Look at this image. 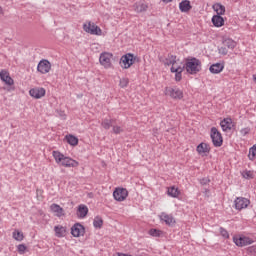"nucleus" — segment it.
Listing matches in <instances>:
<instances>
[{
	"mask_svg": "<svg viewBox=\"0 0 256 256\" xmlns=\"http://www.w3.org/2000/svg\"><path fill=\"white\" fill-rule=\"evenodd\" d=\"M52 157L54 158L55 163H57V165H60V167H66L68 169L79 167V163L77 162V160L69 156H65L63 153L57 150H54L52 152Z\"/></svg>",
	"mask_w": 256,
	"mask_h": 256,
	"instance_id": "obj_1",
	"label": "nucleus"
},
{
	"mask_svg": "<svg viewBox=\"0 0 256 256\" xmlns=\"http://www.w3.org/2000/svg\"><path fill=\"white\" fill-rule=\"evenodd\" d=\"M184 67L190 75H197L201 71V60L197 58L187 59Z\"/></svg>",
	"mask_w": 256,
	"mask_h": 256,
	"instance_id": "obj_2",
	"label": "nucleus"
},
{
	"mask_svg": "<svg viewBox=\"0 0 256 256\" xmlns=\"http://www.w3.org/2000/svg\"><path fill=\"white\" fill-rule=\"evenodd\" d=\"M99 63L104 69H111L113 67V53L102 52L99 56Z\"/></svg>",
	"mask_w": 256,
	"mask_h": 256,
	"instance_id": "obj_3",
	"label": "nucleus"
},
{
	"mask_svg": "<svg viewBox=\"0 0 256 256\" xmlns=\"http://www.w3.org/2000/svg\"><path fill=\"white\" fill-rule=\"evenodd\" d=\"M232 239L236 247H247V245H253L254 243L253 239L242 234L234 235Z\"/></svg>",
	"mask_w": 256,
	"mask_h": 256,
	"instance_id": "obj_4",
	"label": "nucleus"
},
{
	"mask_svg": "<svg viewBox=\"0 0 256 256\" xmlns=\"http://www.w3.org/2000/svg\"><path fill=\"white\" fill-rule=\"evenodd\" d=\"M137 61V56L127 53L120 59V66L122 69H129Z\"/></svg>",
	"mask_w": 256,
	"mask_h": 256,
	"instance_id": "obj_5",
	"label": "nucleus"
},
{
	"mask_svg": "<svg viewBox=\"0 0 256 256\" xmlns=\"http://www.w3.org/2000/svg\"><path fill=\"white\" fill-rule=\"evenodd\" d=\"M83 29L86 33H89L90 35H103V31L101 28L93 22H86L83 24Z\"/></svg>",
	"mask_w": 256,
	"mask_h": 256,
	"instance_id": "obj_6",
	"label": "nucleus"
},
{
	"mask_svg": "<svg viewBox=\"0 0 256 256\" xmlns=\"http://www.w3.org/2000/svg\"><path fill=\"white\" fill-rule=\"evenodd\" d=\"M210 137L214 147H221L223 145V136L216 127L211 128Z\"/></svg>",
	"mask_w": 256,
	"mask_h": 256,
	"instance_id": "obj_7",
	"label": "nucleus"
},
{
	"mask_svg": "<svg viewBox=\"0 0 256 256\" xmlns=\"http://www.w3.org/2000/svg\"><path fill=\"white\" fill-rule=\"evenodd\" d=\"M251 201L245 197H237L234 200V207L237 211H243V209H247Z\"/></svg>",
	"mask_w": 256,
	"mask_h": 256,
	"instance_id": "obj_8",
	"label": "nucleus"
},
{
	"mask_svg": "<svg viewBox=\"0 0 256 256\" xmlns=\"http://www.w3.org/2000/svg\"><path fill=\"white\" fill-rule=\"evenodd\" d=\"M37 71L41 75H47L51 71V62L47 59H42L37 65Z\"/></svg>",
	"mask_w": 256,
	"mask_h": 256,
	"instance_id": "obj_9",
	"label": "nucleus"
},
{
	"mask_svg": "<svg viewBox=\"0 0 256 256\" xmlns=\"http://www.w3.org/2000/svg\"><path fill=\"white\" fill-rule=\"evenodd\" d=\"M164 93L172 99H183V91L179 88L166 87Z\"/></svg>",
	"mask_w": 256,
	"mask_h": 256,
	"instance_id": "obj_10",
	"label": "nucleus"
},
{
	"mask_svg": "<svg viewBox=\"0 0 256 256\" xmlns=\"http://www.w3.org/2000/svg\"><path fill=\"white\" fill-rule=\"evenodd\" d=\"M47 94V90L43 87H34L29 90V95L33 99H43L45 95Z\"/></svg>",
	"mask_w": 256,
	"mask_h": 256,
	"instance_id": "obj_11",
	"label": "nucleus"
},
{
	"mask_svg": "<svg viewBox=\"0 0 256 256\" xmlns=\"http://www.w3.org/2000/svg\"><path fill=\"white\" fill-rule=\"evenodd\" d=\"M115 201H125L129 197V191L125 188H116L113 192Z\"/></svg>",
	"mask_w": 256,
	"mask_h": 256,
	"instance_id": "obj_12",
	"label": "nucleus"
},
{
	"mask_svg": "<svg viewBox=\"0 0 256 256\" xmlns=\"http://www.w3.org/2000/svg\"><path fill=\"white\" fill-rule=\"evenodd\" d=\"M71 235L74 237H82L85 235V227L83 225L76 223L71 228Z\"/></svg>",
	"mask_w": 256,
	"mask_h": 256,
	"instance_id": "obj_13",
	"label": "nucleus"
},
{
	"mask_svg": "<svg viewBox=\"0 0 256 256\" xmlns=\"http://www.w3.org/2000/svg\"><path fill=\"white\" fill-rule=\"evenodd\" d=\"M160 221H163L166 225H175V217H173V214H167L166 212H162L159 215Z\"/></svg>",
	"mask_w": 256,
	"mask_h": 256,
	"instance_id": "obj_14",
	"label": "nucleus"
},
{
	"mask_svg": "<svg viewBox=\"0 0 256 256\" xmlns=\"http://www.w3.org/2000/svg\"><path fill=\"white\" fill-rule=\"evenodd\" d=\"M0 79L5 83L6 85H13L15 82L13 81V78H11V75H9V71L7 70H1L0 71Z\"/></svg>",
	"mask_w": 256,
	"mask_h": 256,
	"instance_id": "obj_15",
	"label": "nucleus"
},
{
	"mask_svg": "<svg viewBox=\"0 0 256 256\" xmlns=\"http://www.w3.org/2000/svg\"><path fill=\"white\" fill-rule=\"evenodd\" d=\"M220 127L222 129V131H231V129H233V120L231 118H224L221 122H220Z\"/></svg>",
	"mask_w": 256,
	"mask_h": 256,
	"instance_id": "obj_16",
	"label": "nucleus"
},
{
	"mask_svg": "<svg viewBox=\"0 0 256 256\" xmlns=\"http://www.w3.org/2000/svg\"><path fill=\"white\" fill-rule=\"evenodd\" d=\"M191 9H193V6H191V1L183 0L179 3V10L181 13H189Z\"/></svg>",
	"mask_w": 256,
	"mask_h": 256,
	"instance_id": "obj_17",
	"label": "nucleus"
},
{
	"mask_svg": "<svg viewBox=\"0 0 256 256\" xmlns=\"http://www.w3.org/2000/svg\"><path fill=\"white\" fill-rule=\"evenodd\" d=\"M196 151L199 155L204 157V155H207V153L211 151V148H209V144L202 142L197 146Z\"/></svg>",
	"mask_w": 256,
	"mask_h": 256,
	"instance_id": "obj_18",
	"label": "nucleus"
},
{
	"mask_svg": "<svg viewBox=\"0 0 256 256\" xmlns=\"http://www.w3.org/2000/svg\"><path fill=\"white\" fill-rule=\"evenodd\" d=\"M54 233H55L56 237L61 239V238L65 237V235H67V227L57 225L54 227Z\"/></svg>",
	"mask_w": 256,
	"mask_h": 256,
	"instance_id": "obj_19",
	"label": "nucleus"
},
{
	"mask_svg": "<svg viewBox=\"0 0 256 256\" xmlns=\"http://www.w3.org/2000/svg\"><path fill=\"white\" fill-rule=\"evenodd\" d=\"M50 210L56 215V217H64L65 215V210H63V208L58 204H52L50 206Z\"/></svg>",
	"mask_w": 256,
	"mask_h": 256,
	"instance_id": "obj_20",
	"label": "nucleus"
},
{
	"mask_svg": "<svg viewBox=\"0 0 256 256\" xmlns=\"http://www.w3.org/2000/svg\"><path fill=\"white\" fill-rule=\"evenodd\" d=\"M87 213H89V208L86 205H79L77 209V217L79 219H85L87 217Z\"/></svg>",
	"mask_w": 256,
	"mask_h": 256,
	"instance_id": "obj_21",
	"label": "nucleus"
},
{
	"mask_svg": "<svg viewBox=\"0 0 256 256\" xmlns=\"http://www.w3.org/2000/svg\"><path fill=\"white\" fill-rule=\"evenodd\" d=\"M214 27H223L225 25V19L221 15H214L211 19Z\"/></svg>",
	"mask_w": 256,
	"mask_h": 256,
	"instance_id": "obj_22",
	"label": "nucleus"
},
{
	"mask_svg": "<svg viewBox=\"0 0 256 256\" xmlns=\"http://www.w3.org/2000/svg\"><path fill=\"white\" fill-rule=\"evenodd\" d=\"M65 140L67 141V144L72 147H77V145H79V138L73 134L66 135Z\"/></svg>",
	"mask_w": 256,
	"mask_h": 256,
	"instance_id": "obj_23",
	"label": "nucleus"
},
{
	"mask_svg": "<svg viewBox=\"0 0 256 256\" xmlns=\"http://www.w3.org/2000/svg\"><path fill=\"white\" fill-rule=\"evenodd\" d=\"M225 69V66L221 63H215L212 64L209 68L210 73H213L214 75H218V73H221Z\"/></svg>",
	"mask_w": 256,
	"mask_h": 256,
	"instance_id": "obj_24",
	"label": "nucleus"
},
{
	"mask_svg": "<svg viewBox=\"0 0 256 256\" xmlns=\"http://www.w3.org/2000/svg\"><path fill=\"white\" fill-rule=\"evenodd\" d=\"M167 195H169V197H173L174 199H177V197L181 195V192L179 191V188L175 186H171L167 190Z\"/></svg>",
	"mask_w": 256,
	"mask_h": 256,
	"instance_id": "obj_25",
	"label": "nucleus"
},
{
	"mask_svg": "<svg viewBox=\"0 0 256 256\" xmlns=\"http://www.w3.org/2000/svg\"><path fill=\"white\" fill-rule=\"evenodd\" d=\"M212 9L216 12V15H225V7L221 3H215Z\"/></svg>",
	"mask_w": 256,
	"mask_h": 256,
	"instance_id": "obj_26",
	"label": "nucleus"
},
{
	"mask_svg": "<svg viewBox=\"0 0 256 256\" xmlns=\"http://www.w3.org/2000/svg\"><path fill=\"white\" fill-rule=\"evenodd\" d=\"M171 72L172 73H183V67H181V65H179V62H177V60H175V62L172 64Z\"/></svg>",
	"mask_w": 256,
	"mask_h": 256,
	"instance_id": "obj_27",
	"label": "nucleus"
},
{
	"mask_svg": "<svg viewBox=\"0 0 256 256\" xmlns=\"http://www.w3.org/2000/svg\"><path fill=\"white\" fill-rule=\"evenodd\" d=\"M241 175L244 179H255V172L251 170H244Z\"/></svg>",
	"mask_w": 256,
	"mask_h": 256,
	"instance_id": "obj_28",
	"label": "nucleus"
},
{
	"mask_svg": "<svg viewBox=\"0 0 256 256\" xmlns=\"http://www.w3.org/2000/svg\"><path fill=\"white\" fill-rule=\"evenodd\" d=\"M148 8L149 7L147 6V4H145V3H138V4H136L135 11L137 13H143V12L147 11Z\"/></svg>",
	"mask_w": 256,
	"mask_h": 256,
	"instance_id": "obj_29",
	"label": "nucleus"
},
{
	"mask_svg": "<svg viewBox=\"0 0 256 256\" xmlns=\"http://www.w3.org/2000/svg\"><path fill=\"white\" fill-rule=\"evenodd\" d=\"M224 46L228 49H233L234 47H237V42H235L233 39H226L224 40Z\"/></svg>",
	"mask_w": 256,
	"mask_h": 256,
	"instance_id": "obj_30",
	"label": "nucleus"
},
{
	"mask_svg": "<svg viewBox=\"0 0 256 256\" xmlns=\"http://www.w3.org/2000/svg\"><path fill=\"white\" fill-rule=\"evenodd\" d=\"M248 158L250 159V161H254L255 160V158H256V144L253 145V147H251L249 149Z\"/></svg>",
	"mask_w": 256,
	"mask_h": 256,
	"instance_id": "obj_31",
	"label": "nucleus"
},
{
	"mask_svg": "<svg viewBox=\"0 0 256 256\" xmlns=\"http://www.w3.org/2000/svg\"><path fill=\"white\" fill-rule=\"evenodd\" d=\"M23 232L19 231V230H14L13 232V239H15V241H23Z\"/></svg>",
	"mask_w": 256,
	"mask_h": 256,
	"instance_id": "obj_32",
	"label": "nucleus"
},
{
	"mask_svg": "<svg viewBox=\"0 0 256 256\" xmlns=\"http://www.w3.org/2000/svg\"><path fill=\"white\" fill-rule=\"evenodd\" d=\"M93 225L95 229H101V227H103V219L96 217L93 221Z\"/></svg>",
	"mask_w": 256,
	"mask_h": 256,
	"instance_id": "obj_33",
	"label": "nucleus"
},
{
	"mask_svg": "<svg viewBox=\"0 0 256 256\" xmlns=\"http://www.w3.org/2000/svg\"><path fill=\"white\" fill-rule=\"evenodd\" d=\"M129 86V78H121L119 81V87H121V89H125V87Z\"/></svg>",
	"mask_w": 256,
	"mask_h": 256,
	"instance_id": "obj_34",
	"label": "nucleus"
},
{
	"mask_svg": "<svg viewBox=\"0 0 256 256\" xmlns=\"http://www.w3.org/2000/svg\"><path fill=\"white\" fill-rule=\"evenodd\" d=\"M111 123H113V120L104 119L101 123L102 127L106 130L111 129Z\"/></svg>",
	"mask_w": 256,
	"mask_h": 256,
	"instance_id": "obj_35",
	"label": "nucleus"
},
{
	"mask_svg": "<svg viewBox=\"0 0 256 256\" xmlns=\"http://www.w3.org/2000/svg\"><path fill=\"white\" fill-rule=\"evenodd\" d=\"M148 233L151 235V237H161L162 232L158 229H150Z\"/></svg>",
	"mask_w": 256,
	"mask_h": 256,
	"instance_id": "obj_36",
	"label": "nucleus"
},
{
	"mask_svg": "<svg viewBox=\"0 0 256 256\" xmlns=\"http://www.w3.org/2000/svg\"><path fill=\"white\" fill-rule=\"evenodd\" d=\"M17 251L20 255H25V251H27V246H25V244H20L17 246Z\"/></svg>",
	"mask_w": 256,
	"mask_h": 256,
	"instance_id": "obj_37",
	"label": "nucleus"
},
{
	"mask_svg": "<svg viewBox=\"0 0 256 256\" xmlns=\"http://www.w3.org/2000/svg\"><path fill=\"white\" fill-rule=\"evenodd\" d=\"M112 131L115 135H119V133H123V127L121 126H112Z\"/></svg>",
	"mask_w": 256,
	"mask_h": 256,
	"instance_id": "obj_38",
	"label": "nucleus"
},
{
	"mask_svg": "<svg viewBox=\"0 0 256 256\" xmlns=\"http://www.w3.org/2000/svg\"><path fill=\"white\" fill-rule=\"evenodd\" d=\"M219 231L220 235H222L224 239H229V232L225 228L220 227Z\"/></svg>",
	"mask_w": 256,
	"mask_h": 256,
	"instance_id": "obj_39",
	"label": "nucleus"
},
{
	"mask_svg": "<svg viewBox=\"0 0 256 256\" xmlns=\"http://www.w3.org/2000/svg\"><path fill=\"white\" fill-rule=\"evenodd\" d=\"M175 59H176L175 56H171V57L167 58L165 60V65H168V66L172 65L173 66V63H175Z\"/></svg>",
	"mask_w": 256,
	"mask_h": 256,
	"instance_id": "obj_40",
	"label": "nucleus"
},
{
	"mask_svg": "<svg viewBox=\"0 0 256 256\" xmlns=\"http://www.w3.org/2000/svg\"><path fill=\"white\" fill-rule=\"evenodd\" d=\"M249 131V128H243L240 130V133L243 137H245V135H248Z\"/></svg>",
	"mask_w": 256,
	"mask_h": 256,
	"instance_id": "obj_41",
	"label": "nucleus"
},
{
	"mask_svg": "<svg viewBox=\"0 0 256 256\" xmlns=\"http://www.w3.org/2000/svg\"><path fill=\"white\" fill-rule=\"evenodd\" d=\"M219 53H220L221 55H227V53H228L227 48L221 47V48L219 49Z\"/></svg>",
	"mask_w": 256,
	"mask_h": 256,
	"instance_id": "obj_42",
	"label": "nucleus"
},
{
	"mask_svg": "<svg viewBox=\"0 0 256 256\" xmlns=\"http://www.w3.org/2000/svg\"><path fill=\"white\" fill-rule=\"evenodd\" d=\"M175 73H176V75H175V80H176V81H181V78H182L181 73H182V72H175Z\"/></svg>",
	"mask_w": 256,
	"mask_h": 256,
	"instance_id": "obj_43",
	"label": "nucleus"
},
{
	"mask_svg": "<svg viewBox=\"0 0 256 256\" xmlns=\"http://www.w3.org/2000/svg\"><path fill=\"white\" fill-rule=\"evenodd\" d=\"M200 183H201V185H207V183H209V178H202L200 180Z\"/></svg>",
	"mask_w": 256,
	"mask_h": 256,
	"instance_id": "obj_44",
	"label": "nucleus"
},
{
	"mask_svg": "<svg viewBox=\"0 0 256 256\" xmlns=\"http://www.w3.org/2000/svg\"><path fill=\"white\" fill-rule=\"evenodd\" d=\"M163 1V3H171V1H173V0H162Z\"/></svg>",
	"mask_w": 256,
	"mask_h": 256,
	"instance_id": "obj_45",
	"label": "nucleus"
},
{
	"mask_svg": "<svg viewBox=\"0 0 256 256\" xmlns=\"http://www.w3.org/2000/svg\"><path fill=\"white\" fill-rule=\"evenodd\" d=\"M253 80H254L255 83H256V74L253 75Z\"/></svg>",
	"mask_w": 256,
	"mask_h": 256,
	"instance_id": "obj_46",
	"label": "nucleus"
},
{
	"mask_svg": "<svg viewBox=\"0 0 256 256\" xmlns=\"http://www.w3.org/2000/svg\"><path fill=\"white\" fill-rule=\"evenodd\" d=\"M1 13H3V8H1V6H0V14H1Z\"/></svg>",
	"mask_w": 256,
	"mask_h": 256,
	"instance_id": "obj_47",
	"label": "nucleus"
}]
</instances>
